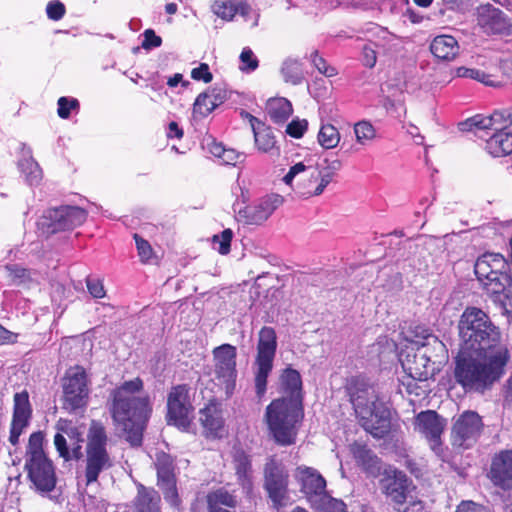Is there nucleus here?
<instances>
[{"mask_svg": "<svg viewBox=\"0 0 512 512\" xmlns=\"http://www.w3.org/2000/svg\"><path fill=\"white\" fill-rule=\"evenodd\" d=\"M454 379L465 391L490 389L505 373L510 359L506 339L481 309L466 308L459 325Z\"/></svg>", "mask_w": 512, "mask_h": 512, "instance_id": "1", "label": "nucleus"}, {"mask_svg": "<svg viewBox=\"0 0 512 512\" xmlns=\"http://www.w3.org/2000/svg\"><path fill=\"white\" fill-rule=\"evenodd\" d=\"M111 397L110 412L115 426L124 433L132 446L141 445L143 431L151 413L142 380L135 378L124 382L112 391Z\"/></svg>", "mask_w": 512, "mask_h": 512, "instance_id": "2", "label": "nucleus"}, {"mask_svg": "<svg viewBox=\"0 0 512 512\" xmlns=\"http://www.w3.org/2000/svg\"><path fill=\"white\" fill-rule=\"evenodd\" d=\"M349 395L361 426L375 438L384 437L391 428V409L376 388L364 378H354Z\"/></svg>", "mask_w": 512, "mask_h": 512, "instance_id": "3", "label": "nucleus"}, {"mask_svg": "<svg viewBox=\"0 0 512 512\" xmlns=\"http://www.w3.org/2000/svg\"><path fill=\"white\" fill-rule=\"evenodd\" d=\"M304 417L303 405L298 399L280 397L265 410L264 419L273 440L281 446L293 445Z\"/></svg>", "mask_w": 512, "mask_h": 512, "instance_id": "4", "label": "nucleus"}, {"mask_svg": "<svg viewBox=\"0 0 512 512\" xmlns=\"http://www.w3.org/2000/svg\"><path fill=\"white\" fill-rule=\"evenodd\" d=\"M107 442L105 427L100 422L93 420L87 434L85 470L87 485L97 481L100 473L113 465L106 449Z\"/></svg>", "mask_w": 512, "mask_h": 512, "instance_id": "5", "label": "nucleus"}, {"mask_svg": "<svg viewBox=\"0 0 512 512\" xmlns=\"http://www.w3.org/2000/svg\"><path fill=\"white\" fill-rule=\"evenodd\" d=\"M277 337L272 327H263L259 331L256 356L255 389L258 397L266 392L267 378L273 368V360L276 354Z\"/></svg>", "mask_w": 512, "mask_h": 512, "instance_id": "6", "label": "nucleus"}, {"mask_svg": "<svg viewBox=\"0 0 512 512\" xmlns=\"http://www.w3.org/2000/svg\"><path fill=\"white\" fill-rule=\"evenodd\" d=\"M64 408L75 411L87 404L89 388L86 372L76 366L67 370L63 379Z\"/></svg>", "mask_w": 512, "mask_h": 512, "instance_id": "7", "label": "nucleus"}, {"mask_svg": "<svg viewBox=\"0 0 512 512\" xmlns=\"http://www.w3.org/2000/svg\"><path fill=\"white\" fill-rule=\"evenodd\" d=\"M236 356V347L230 344H222L213 349L215 376L227 395L232 394L236 385Z\"/></svg>", "mask_w": 512, "mask_h": 512, "instance_id": "8", "label": "nucleus"}, {"mask_svg": "<svg viewBox=\"0 0 512 512\" xmlns=\"http://www.w3.org/2000/svg\"><path fill=\"white\" fill-rule=\"evenodd\" d=\"M506 266L505 258L499 253H485L480 256L474 266L475 274L484 286L494 285L506 288L509 277L502 273Z\"/></svg>", "mask_w": 512, "mask_h": 512, "instance_id": "9", "label": "nucleus"}, {"mask_svg": "<svg viewBox=\"0 0 512 512\" xmlns=\"http://www.w3.org/2000/svg\"><path fill=\"white\" fill-rule=\"evenodd\" d=\"M167 408L168 423L181 430H187L192 419V407L188 401V389L185 385L176 386L171 390Z\"/></svg>", "mask_w": 512, "mask_h": 512, "instance_id": "10", "label": "nucleus"}, {"mask_svg": "<svg viewBox=\"0 0 512 512\" xmlns=\"http://www.w3.org/2000/svg\"><path fill=\"white\" fill-rule=\"evenodd\" d=\"M380 487L396 509L398 506H403L406 503L412 483L405 473L389 467L383 473Z\"/></svg>", "mask_w": 512, "mask_h": 512, "instance_id": "11", "label": "nucleus"}, {"mask_svg": "<svg viewBox=\"0 0 512 512\" xmlns=\"http://www.w3.org/2000/svg\"><path fill=\"white\" fill-rule=\"evenodd\" d=\"M482 428V419L476 412H463L453 425V444L459 447L469 448L477 441Z\"/></svg>", "mask_w": 512, "mask_h": 512, "instance_id": "12", "label": "nucleus"}, {"mask_svg": "<svg viewBox=\"0 0 512 512\" xmlns=\"http://www.w3.org/2000/svg\"><path fill=\"white\" fill-rule=\"evenodd\" d=\"M444 427V420L431 410L419 413L415 420V429L428 440L431 449L439 457H443L441 435Z\"/></svg>", "mask_w": 512, "mask_h": 512, "instance_id": "13", "label": "nucleus"}, {"mask_svg": "<svg viewBox=\"0 0 512 512\" xmlns=\"http://www.w3.org/2000/svg\"><path fill=\"white\" fill-rule=\"evenodd\" d=\"M409 344L412 346V350L418 351L417 355L420 357V360H423L426 364L431 363L437 366L438 371L448 359L445 344L435 335L416 336L415 339L409 341Z\"/></svg>", "mask_w": 512, "mask_h": 512, "instance_id": "14", "label": "nucleus"}, {"mask_svg": "<svg viewBox=\"0 0 512 512\" xmlns=\"http://www.w3.org/2000/svg\"><path fill=\"white\" fill-rule=\"evenodd\" d=\"M283 202L279 195H267L252 205L240 209L237 219L244 224L260 225L265 222Z\"/></svg>", "mask_w": 512, "mask_h": 512, "instance_id": "15", "label": "nucleus"}, {"mask_svg": "<svg viewBox=\"0 0 512 512\" xmlns=\"http://www.w3.org/2000/svg\"><path fill=\"white\" fill-rule=\"evenodd\" d=\"M288 474L284 467L271 459L265 466V488L275 506H281L287 494Z\"/></svg>", "mask_w": 512, "mask_h": 512, "instance_id": "16", "label": "nucleus"}, {"mask_svg": "<svg viewBox=\"0 0 512 512\" xmlns=\"http://www.w3.org/2000/svg\"><path fill=\"white\" fill-rule=\"evenodd\" d=\"M512 125V108L495 111L489 116L475 115L459 124L462 131L472 128L479 130H491L494 132L507 131Z\"/></svg>", "mask_w": 512, "mask_h": 512, "instance_id": "17", "label": "nucleus"}, {"mask_svg": "<svg viewBox=\"0 0 512 512\" xmlns=\"http://www.w3.org/2000/svg\"><path fill=\"white\" fill-rule=\"evenodd\" d=\"M32 409L29 402V395L26 391L14 395V409L10 428L9 442L12 445L19 443V438L28 427L31 419Z\"/></svg>", "mask_w": 512, "mask_h": 512, "instance_id": "18", "label": "nucleus"}, {"mask_svg": "<svg viewBox=\"0 0 512 512\" xmlns=\"http://www.w3.org/2000/svg\"><path fill=\"white\" fill-rule=\"evenodd\" d=\"M158 485L163 490L165 500L175 508H178L180 500L176 490L173 462L169 455L160 453L156 459Z\"/></svg>", "mask_w": 512, "mask_h": 512, "instance_id": "19", "label": "nucleus"}, {"mask_svg": "<svg viewBox=\"0 0 512 512\" xmlns=\"http://www.w3.org/2000/svg\"><path fill=\"white\" fill-rule=\"evenodd\" d=\"M25 467L28 477L36 489L42 492H50L55 488L56 475L52 462L46 457L33 461H26Z\"/></svg>", "mask_w": 512, "mask_h": 512, "instance_id": "20", "label": "nucleus"}, {"mask_svg": "<svg viewBox=\"0 0 512 512\" xmlns=\"http://www.w3.org/2000/svg\"><path fill=\"white\" fill-rule=\"evenodd\" d=\"M417 353L418 351L412 350V346L408 343L400 352L399 360L409 377L418 381H426L434 376L438 367L431 363L426 364L423 360H420Z\"/></svg>", "mask_w": 512, "mask_h": 512, "instance_id": "21", "label": "nucleus"}, {"mask_svg": "<svg viewBox=\"0 0 512 512\" xmlns=\"http://www.w3.org/2000/svg\"><path fill=\"white\" fill-rule=\"evenodd\" d=\"M86 218V211L76 206H63L49 211L48 214L52 232L74 229L83 224Z\"/></svg>", "mask_w": 512, "mask_h": 512, "instance_id": "22", "label": "nucleus"}, {"mask_svg": "<svg viewBox=\"0 0 512 512\" xmlns=\"http://www.w3.org/2000/svg\"><path fill=\"white\" fill-rule=\"evenodd\" d=\"M296 479L301 484V491L309 502L326 491V480L314 468L299 466L295 473Z\"/></svg>", "mask_w": 512, "mask_h": 512, "instance_id": "23", "label": "nucleus"}, {"mask_svg": "<svg viewBox=\"0 0 512 512\" xmlns=\"http://www.w3.org/2000/svg\"><path fill=\"white\" fill-rule=\"evenodd\" d=\"M490 477L503 489H512V450L501 451L491 463Z\"/></svg>", "mask_w": 512, "mask_h": 512, "instance_id": "24", "label": "nucleus"}, {"mask_svg": "<svg viewBox=\"0 0 512 512\" xmlns=\"http://www.w3.org/2000/svg\"><path fill=\"white\" fill-rule=\"evenodd\" d=\"M255 285L257 288H261L262 286H268V288H284L286 286L315 285V283L310 282V276L304 273H285L283 275H277L267 272L255 278Z\"/></svg>", "mask_w": 512, "mask_h": 512, "instance_id": "25", "label": "nucleus"}, {"mask_svg": "<svg viewBox=\"0 0 512 512\" xmlns=\"http://www.w3.org/2000/svg\"><path fill=\"white\" fill-rule=\"evenodd\" d=\"M478 24L488 34L508 32L511 26L505 14L493 7H486L481 10L478 16Z\"/></svg>", "mask_w": 512, "mask_h": 512, "instance_id": "26", "label": "nucleus"}, {"mask_svg": "<svg viewBox=\"0 0 512 512\" xmlns=\"http://www.w3.org/2000/svg\"><path fill=\"white\" fill-rule=\"evenodd\" d=\"M458 41L451 35H438L431 44L430 51L440 61H453L459 54Z\"/></svg>", "mask_w": 512, "mask_h": 512, "instance_id": "27", "label": "nucleus"}, {"mask_svg": "<svg viewBox=\"0 0 512 512\" xmlns=\"http://www.w3.org/2000/svg\"><path fill=\"white\" fill-rule=\"evenodd\" d=\"M207 505L209 512H233L232 509L238 505V499L226 487H221L207 495Z\"/></svg>", "mask_w": 512, "mask_h": 512, "instance_id": "28", "label": "nucleus"}, {"mask_svg": "<svg viewBox=\"0 0 512 512\" xmlns=\"http://www.w3.org/2000/svg\"><path fill=\"white\" fill-rule=\"evenodd\" d=\"M281 397H287V400L298 399L302 403V381L300 373L297 370L287 368L280 376Z\"/></svg>", "mask_w": 512, "mask_h": 512, "instance_id": "29", "label": "nucleus"}, {"mask_svg": "<svg viewBox=\"0 0 512 512\" xmlns=\"http://www.w3.org/2000/svg\"><path fill=\"white\" fill-rule=\"evenodd\" d=\"M200 421L204 428L213 436H221L224 420L220 408L215 403L208 404L200 411Z\"/></svg>", "mask_w": 512, "mask_h": 512, "instance_id": "30", "label": "nucleus"}, {"mask_svg": "<svg viewBox=\"0 0 512 512\" xmlns=\"http://www.w3.org/2000/svg\"><path fill=\"white\" fill-rule=\"evenodd\" d=\"M485 148L494 157L512 153V133L508 131L494 132L487 139Z\"/></svg>", "mask_w": 512, "mask_h": 512, "instance_id": "31", "label": "nucleus"}, {"mask_svg": "<svg viewBox=\"0 0 512 512\" xmlns=\"http://www.w3.org/2000/svg\"><path fill=\"white\" fill-rule=\"evenodd\" d=\"M249 117L250 125L254 134L255 144L262 152H270L275 147V139L272 133L263 127L261 122L252 115Z\"/></svg>", "mask_w": 512, "mask_h": 512, "instance_id": "32", "label": "nucleus"}, {"mask_svg": "<svg viewBox=\"0 0 512 512\" xmlns=\"http://www.w3.org/2000/svg\"><path fill=\"white\" fill-rule=\"evenodd\" d=\"M6 278L10 281L11 285H39V274L36 272L28 271L16 265H8L5 267Z\"/></svg>", "mask_w": 512, "mask_h": 512, "instance_id": "33", "label": "nucleus"}, {"mask_svg": "<svg viewBox=\"0 0 512 512\" xmlns=\"http://www.w3.org/2000/svg\"><path fill=\"white\" fill-rule=\"evenodd\" d=\"M234 465L239 484L246 494H250L253 484L250 477V462L248 457L243 453H237L234 457Z\"/></svg>", "mask_w": 512, "mask_h": 512, "instance_id": "34", "label": "nucleus"}, {"mask_svg": "<svg viewBox=\"0 0 512 512\" xmlns=\"http://www.w3.org/2000/svg\"><path fill=\"white\" fill-rule=\"evenodd\" d=\"M315 512H346L347 506L341 500L332 497L326 491L310 502Z\"/></svg>", "mask_w": 512, "mask_h": 512, "instance_id": "35", "label": "nucleus"}, {"mask_svg": "<svg viewBox=\"0 0 512 512\" xmlns=\"http://www.w3.org/2000/svg\"><path fill=\"white\" fill-rule=\"evenodd\" d=\"M268 115L275 123H282L292 114V105L285 98L270 100L267 106Z\"/></svg>", "mask_w": 512, "mask_h": 512, "instance_id": "36", "label": "nucleus"}, {"mask_svg": "<svg viewBox=\"0 0 512 512\" xmlns=\"http://www.w3.org/2000/svg\"><path fill=\"white\" fill-rule=\"evenodd\" d=\"M160 497L153 489L140 486L138 489L137 508L139 512H158Z\"/></svg>", "mask_w": 512, "mask_h": 512, "instance_id": "37", "label": "nucleus"}, {"mask_svg": "<svg viewBox=\"0 0 512 512\" xmlns=\"http://www.w3.org/2000/svg\"><path fill=\"white\" fill-rule=\"evenodd\" d=\"M350 450L357 463L364 469L370 471L377 467L379 460L366 445L355 442Z\"/></svg>", "mask_w": 512, "mask_h": 512, "instance_id": "38", "label": "nucleus"}, {"mask_svg": "<svg viewBox=\"0 0 512 512\" xmlns=\"http://www.w3.org/2000/svg\"><path fill=\"white\" fill-rule=\"evenodd\" d=\"M454 75L456 77L474 79L492 87H496L500 84V82L496 80L493 75L487 74L484 71L478 69L467 68L463 66L456 68L454 70Z\"/></svg>", "mask_w": 512, "mask_h": 512, "instance_id": "39", "label": "nucleus"}, {"mask_svg": "<svg viewBox=\"0 0 512 512\" xmlns=\"http://www.w3.org/2000/svg\"><path fill=\"white\" fill-rule=\"evenodd\" d=\"M341 136L338 129L332 124H323L319 130L317 140L324 149H333L338 146Z\"/></svg>", "mask_w": 512, "mask_h": 512, "instance_id": "40", "label": "nucleus"}, {"mask_svg": "<svg viewBox=\"0 0 512 512\" xmlns=\"http://www.w3.org/2000/svg\"><path fill=\"white\" fill-rule=\"evenodd\" d=\"M28 154H30V152ZM19 168L31 185H35L40 182L42 178V171L39 164L31 157V155H28L19 161Z\"/></svg>", "mask_w": 512, "mask_h": 512, "instance_id": "41", "label": "nucleus"}, {"mask_svg": "<svg viewBox=\"0 0 512 512\" xmlns=\"http://www.w3.org/2000/svg\"><path fill=\"white\" fill-rule=\"evenodd\" d=\"M284 80L293 85L301 83L303 80L302 64L295 59L284 61L281 69Z\"/></svg>", "mask_w": 512, "mask_h": 512, "instance_id": "42", "label": "nucleus"}, {"mask_svg": "<svg viewBox=\"0 0 512 512\" xmlns=\"http://www.w3.org/2000/svg\"><path fill=\"white\" fill-rule=\"evenodd\" d=\"M332 181L327 175L316 169L310 174L309 185L305 194L308 197L319 196Z\"/></svg>", "mask_w": 512, "mask_h": 512, "instance_id": "43", "label": "nucleus"}, {"mask_svg": "<svg viewBox=\"0 0 512 512\" xmlns=\"http://www.w3.org/2000/svg\"><path fill=\"white\" fill-rule=\"evenodd\" d=\"M43 440L44 435L41 431L34 432L30 435L27 446L26 461H33L47 457L43 451Z\"/></svg>", "mask_w": 512, "mask_h": 512, "instance_id": "44", "label": "nucleus"}, {"mask_svg": "<svg viewBox=\"0 0 512 512\" xmlns=\"http://www.w3.org/2000/svg\"><path fill=\"white\" fill-rule=\"evenodd\" d=\"M354 134L357 143L366 146L376 138V129L369 121L362 120L355 123Z\"/></svg>", "mask_w": 512, "mask_h": 512, "instance_id": "45", "label": "nucleus"}, {"mask_svg": "<svg viewBox=\"0 0 512 512\" xmlns=\"http://www.w3.org/2000/svg\"><path fill=\"white\" fill-rule=\"evenodd\" d=\"M490 300L503 309L509 321L512 320V290H492Z\"/></svg>", "mask_w": 512, "mask_h": 512, "instance_id": "46", "label": "nucleus"}, {"mask_svg": "<svg viewBox=\"0 0 512 512\" xmlns=\"http://www.w3.org/2000/svg\"><path fill=\"white\" fill-rule=\"evenodd\" d=\"M212 10L218 17L227 21L232 20L237 13L236 5L231 1H215Z\"/></svg>", "mask_w": 512, "mask_h": 512, "instance_id": "47", "label": "nucleus"}, {"mask_svg": "<svg viewBox=\"0 0 512 512\" xmlns=\"http://www.w3.org/2000/svg\"><path fill=\"white\" fill-rule=\"evenodd\" d=\"M215 108L216 104L211 102L208 93L203 92L196 98L193 112L194 114L204 117L211 113Z\"/></svg>", "mask_w": 512, "mask_h": 512, "instance_id": "48", "label": "nucleus"}, {"mask_svg": "<svg viewBox=\"0 0 512 512\" xmlns=\"http://www.w3.org/2000/svg\"><path fill=\"white\" fill-rule=\"evenodd\" d=\"M314 67L326 77H333L337 74L336 68L330 66L325 59L318 55V51H314L310 56Z\"/></svg>", "mask_w": 512, "mask_h": 512, "instance_id": "49", "label": "nucleus"}, {"mask_svg": "<svg viewBox=\"0 0 512 512\" xmlns=\"http://www.w3.org/2000/svg\"><path fill=\"white\" fill-rule=\"evenodd\" d=\"M240 70L245 72L254 71L258 67V60L250 48H244L240 54Z\"/></svg>", "mask_w": 512, "mask_h": 512, "instance_id": "50", "label": "nucleus"}, {"mask_svg": "<svg viewBox=\"0 0 512 512\" xmlns=\"http://www.w3.org/2000/svg\"><path fill=\"white\" fill-rule=\"evenodd\" d=\"M233 237L231 229H225L220 235H214L213 242L219 243L218 252L222 255H226L230 251V243Z\"/></svg>", "mask_w": 512, "mask_h": 512, "instance_id": "51", "label": "nucleus"}, {"mask_svg": "<svg viewBox=\"0 0 512 512\" xmlns=\"http://www.w3.org/2000/svg\"><path fill=\"white\" fill-rule=\"evenodd\" d=\"M79 102L77 99H68L67 97H60L58 99V115L62 119H67L70 116V111L78 108Z\"/></svg>", "mask_w": 512, "mask_h": 512, "instance_id": "52", "label": "nucleus"}, {"mask_svg": "<svg viewBox=\"0 0 512 512\" xmlns=\"http://www.w3.org/2000/svg\"><path fill=\"white\" fill-rule=\"evenodd\" d=\"M342 168V162L339 159H325L324 164L319 166L317 170L327 175L331 180L334 179L337 172Z\"/></svg>", "mask_w": 512, "mask_h": 512, "instance_id": "53", "label": "nucleus"}, {"mask_svg": "<svg viewBox=\"0 0 512 512\" xmlns=\"http://www.w3.org/2000/svg\"><path fill=\"white\" fill-rule=\"evenodd\" d=\"M308 122L306 120H293L287 125L286 133L294 138H301L307 130Z\"/></svg>", "mask_w": 512, "mask_h": 512, "instance_id": "54", "label": "nucleus"}, {"mask_svg": "<svg viewBox=\"0 0 512 512\" xmlns=\"http://www.w3.org/2000/svg\"><path fill=\"white\" fill-rule=\"evenodd\" d=\"M47 16L54 21L60 20L65 14V6L58 0L50 1L46 7Z\"/></svg>", "mask_w": 512, "mask_h": 512, "instance_id": "55", "label": "nucleus"}, {"mask_svg": "<svg viewBox=\"0 0 512 512\" xmlns=\"http://www.w3.org/2000/svg\"><path fill=\"white\" fill-rule=\"evenodd\" d=\"M143 41L142 48L145 50H151L153 48L160 47L162 44V39L160 36H157L152 29H146L143 33Z\"/></svg>", "mask_w": 512, "mask_h": 512, "instance_id": "56", "label": "nucleus"}, {"mask_svg": "<svg viewBox=\"0 0 512 512\" xmlns=\"http://www.w3.org/2000/svg\"><path fill=\"white\" fill-rule=\"evenodd\" d=\"M236 8H237V13H239L241 16H243L246 21H248L249 19H252V22L250 24V26L252 28L256 27L258 25L259 14L255 11H253V9L247 3L241 2L236 5Z\"/></svg>", "mask_w": 512, "mask_h": 512, "instance_id": "57", "label": "nucleus"}, {"mask_svg": "<svg viewBox=\"0 0 512 512\" xmlns=\"http://www.w3.org/2000/svg\"><path fill=\"white\" fill-rule=\"evenodd\" d=\"M191 77L197 81H203L209 83L212 81L213 76L209 70V66L206 63H201L198 67L192 69Z\"/></svg>", "mask_w": 512, "mask_h": 512, "instance_id": "58", "label": "nucleus"}, {"mask_svg": "<svg viewBox=\"0 0 512 512\" xmlns=\"http://www.w3.org/2000/svg\"><path fill=\"white\" fill-rule=\"evenodd\" d=\"M245 154L240 153L234 149L226 148L222 155V162L228 165H236L242 163L245 160Z\"/></svg>", "mask_w": 512, "mask_h": 512, "instance_id": "59", "label": "nucleus"}, {"mask_svg": "<svg viewBox=\"0 0 512 512\" xmlns=\"http://www.w3.org/2000/svg\"><path fill=\"white\" fill-rule=\"evenodd\" d=\"M134 239H135L138 254H139L141 260L142 261L149 260L152 255V248H151L150 244L146 240L139 237L137 234L134 235Z\"/></svg>", "mask_w": 512, "mask_h": 512, "instance_id": "60", "label": "nucleus"}, {"mask_svg": "<svg viewBox=\"0 0 512 512\" xmlns=\"http://www.w3.org/2000/svg\"><path fill=\"white\" fill-rule=\"evenodd\" d=\"M54 445H55L60 457L64 458L65 460H68L70 458L66 439L62 434L57 433L55 435Z\"/></svg>", "mask_w": 512, "mask_h": 512, "instance_id": "61", "label": "nucleus"}, {"mask_svg": "<svg viewBox=\"0 0 512 512\" xmlns=\"http://www.w3.org/2000/svg\"><path fill=\"white\" fill-rule=\"evenodd\" d=\"M455 512H490V510L472 501H464L457 507Z\"/></svg>", "mask_w": 512, "mask_h": 512, "instance_id": "62", "label": "nucleus"}, {"mask_svg": "<svg viewBox=\"0 0 512 512\" xmlns=\"http://www.w3.org/2000/svg\"><path fill=\"white\" fill-rule=\"evenodd\" d=\"M377 61L376 52L370 46L363 47V64L366 67L372 68L375 66Z\"/></svg>", "mask_w": 512, "mask_h": 512, "instance_id": "63", "label": "nucleus"}, {"mask_svg": "<svg viewBox=\"0 0 512 512\" xmlns=\"http://www.w3.org/2000/svg\"><path fill=\"white\" fill-rule=\"evenodd\" d=\"M396 510L398 512H426L423 503L419 500H411L409 505L398 506Z\"/></svg>", "mask_w": 512, "mask_h": 512, "instance_id": "64", "label": "nucleus"}]
</instances>
